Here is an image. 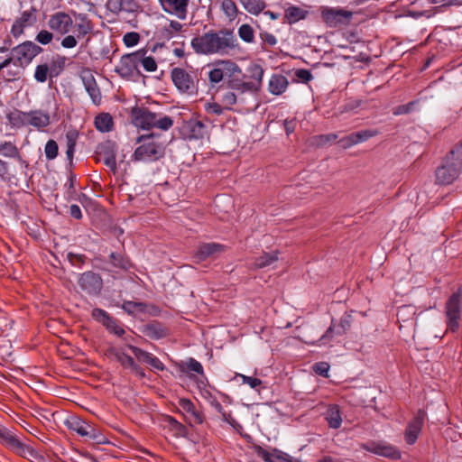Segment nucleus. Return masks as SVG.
<instances>
[{"label": "nucleus", "instance_id": "obj_5", "mask_svg": "<svg viewBox=\"0 0 462 462\" xmlns=\"http://www.w3.org/2000/svg\"><path fill=\"white\" fill-rule=\"evenodd\" d=\"M136 143H141L134 152L132 159L136 162H155L164 156L163 144L154 139V134H143L137 137Z\"/></svg>", "mask_w": 462, "mask_h": 462}, {"label": "nucleus", "instance_id": "obj_20", "mask_svg": "<svg viewBox=\"0 0 462 462\" xmlns=\"http://www.w3.org/2000/svg\"><path fill=\"white\" fill-rule=\"evenodd\" d=\"M308 15V10L291 5L284 10L282 23L291 25L301 20H305Z\"/></svg>", "mask_w": 462, "mask_h": 462}, {"label": "nucleus", "instance_id": "obj_57", "mask_svg": "<svg viewBox=\"0 0 462 462\" xmlns=\"http://www.w3.org/2000/svg\"><path fill=\"white\" fill-rule=\"evenodd\" d=\"M122 12L136 13L141 9V5L137 0H121Z\"/></svg>", "mask_w": 462, "mask_h": 462}, {"label": "nucleus", "instance_id": "obj_13", "mask_svg": "<svg viewBox=\"0 0 462 462\" xmlns=\"http://www.w3.org/2000/svg\"><path fill=\"white\" fill-rule=\"evenodd\" d=\"M38 10L34 6H31L28 10L21 13L11 28V33L14 38H18L23 33L24 29L32 27L37 21Z\"/></svg>", "mask_w": 462, "mask_h": 462}, {"label": "nucleus", "instance_id": "obj_45", "mask_svg": "<svg viewBox=\"0 0 462 462\" xmlns=\"http://www.w3.org/2000/svg\"><path fill=\"white\" fill-rule=\"evenodd\" d=\"M183 372H194L198 374L204 375L202 365L196 359L190 357L182 364Z\"/></svg>", "mask_w": 462, "mask_h": 462}, {"label": "nucleus", "instance_id": "obj_39", "mask_svg": "<svg viewBox=\"0 0 462 462\" xmlns=\"http://www.w3.org/2000/svg\"><path fill=\"white\" fill-rule=\"evenodd\" d=\"M15 454L25 458H37L39 454L30 446L18 440L12 448Z\"/></svg>", "mask_w": 462, "mask_h": 462}, {"label": "nucleus", "instance_id": "obj_4", "mask_svg": "<svg viewBox=\"0 0 462 462\" xmlns=\"http://www.w3.org/2000/svg\"><path fill=\"white\" fill-rule=\"evenodd\" d=\"M134 123L143 130L157 128L168 131L173 125V119L161 113L152 112L147 107H136L133 109Z\"/></svg>", "mask_w": 462, "mask_h": 462}, {"label": "nucleus", "instance_id": "obj_2", "mask_svg": "<svg viewBox=\"0 0 462 462\" xmlns=\"http://www.w3.org/2000/svg\"><path fill=\"white\" fill-rule=\"evenodd\" d=\"M247 71L250 80H244V79L240 77V72L230 74V79H227L228 88L236 91L238 94H257L262 88L264 73L263 69L258 64H253L248 67Z\"/></svg>", "mask_w": 462, "mask_h": 462}, {"label": "nucleus", "instance_id": "obj_62", "mask_svg": "<svg viewBox=\"0 0 462 462\" xmlns=\"http://www.w3.org/2000/svg\"><path fill=\"white\" fill-rule=\"evenodd\" d=\"M462 5V0H435V14L442 7Z\"/></svg>", "mask_w": 462, "mask_h": 462}, {"label": "nucleus", "instance_id": "obj_16", "mask_svg": "<svg viewBox=\"0 0 462 462\" xmlns=\"http://www.w3.org/2000/svg\"><path fill=\"white\" fill-rule=\"evenodd\" d=\"M91 316L97 322L101 323L106 328L117 337H122L125 331L119 325V322L115 318L111 317L106 310L95 308L91 312Z\"/></svg>", "mask_w": 462, "mask_h": 462}, {"label": "nucleus", "instance_id": "obj_38", "mask_svg": "<svg viewBox=\"0 0 462 462\" xmlns=\"http://www.w3.org/2000/svg\"><path fill=\"white\" fill-rule=\"evenodd\" d=\"M67 425L70 430L76 431L82 437H86L87 435L89 434L88 430L90 425L77 417H73L70 420H69L67 421Z\"/></svg>", "mask_w": 462, "mask_h": 462}, {"label": "nucleus", "instance_id": "obj_59", "mask_svg": "<svg viewBox=\"0 0 462 462\" xmlns=\"http://www.w3.org/2000/svg\"><path fill=\"white\" fill-rule=\"evenodd\" d=\"M128 348L133 352L134 356L137 358L138 361L143 363H147L149 357L151 356V353L146 352L137 346L128 345Z\"/></svg>", "mask_w": 462, "mask_h": 462}, {"label": "nucleus", "instance_id": "obj_43", "mask_svg": "<svg viewBox=\"0 0 462 462\" xmlns=\"http://www.w3.org/2000/svg\"><path fill=\"white\" fill-rule=\"evenodd\" d=\"M0 154L5 157L21 160L18 148L11 142H5L0 144Z\"/></svg>", "mask_w": 462, "mask_h": 462}, {"label": "nucleus", "instance_id": "obj_8", "mask_svg": "<svg viewBox=\"0 0 462 462\" xmlns=\"http://www.w3.org/2000/svg\"><path fill=\"white\" fill-rule=\"evenodd\" d=\"M139 57L138 51L123 55L115 68V72L122 79L127 80L132 79L135 76H141L142 73L138 64Z\"/></svg>", "mask_w": 462, "mask_h": 462}, {"label": "nucleus", "instance_id": "obj_36", "mask_svg": "<svg viewBox=\"0 0 462 462\" xmlns=\"http://www.w3.org/2000/svg\"><path fill=\"white\" fill-rule=\"evenodd\" d=\"M220 9L229 22H233L239 13L236 4L233 0H222Z\"/></svg>", "mask_w": 462, "mask_h": 462}, {"label": "nucleus", "instance_id": "obj_55", "mask_svg": "<svg viewBox=\"0 0 462 462\" xmlns=\"http://www.w3.org/2000/svg\"><path fill=\"white\" fill-rule=\"evenodd\" d=\"M351 327V316L349 314H344L339 320V324L336 327L337 335L345 334Z\"/></svg>", "mask_w": 462, "mask_h": 462}, {"label": "nucleus", "instance_id": "obj_21", "mask_svg": "<svg viewBox=\"0 0 462 462\" xmlns=\"http://www.w3.org/2000/svg\"><path fill=\"white\" fill-rule=\"evenodd\" d=\"M256 453L264 462H293V458L290 455L276 448L270 452L259 447Z\"/></svg>", "mask_w": 462, "mask_h": 462}, {"label": "nucleus", "instance_id": "obj_61", "mask_svg": "<svg viewBox=\"0 0 462 462\" xmlns=\"http://www.w3.org/2000/svg\"><path fill=\"white\" fill-rule=\"evenodd\" d=\"M237 376L241 378L243 383L248 384L252 389L254 390L260 387L263 383L262 380L256 377H251L242 374H238Z\"/></svg>", "mask_w": 462, "mask_h": 462}, {"label": "nucleus", "instance_id": "obj_3", "mask_svg": "<svg viewBox=\"0 0 462 462\" xmlns=\"http://www.w3.org/2000/svg\"><path fill=\"white\" fill-rule=\"evenodd\" d=\"M462 169V143L451 150L435 171V183L450 184L459 175Z\"/></svg>", "mask_w": 462, "mask_h": 462}, {"label": "nucleus", "instance_id": "obj_18", "mask_svg": "<svg viewBox=\"0 0 462 462\" xmlns=\"http://www.w3.org/2000/svg\"><path fill=\"white\" fill-rule=\"evenodd\" d=\"M240 72V67L234 61L224 60L219 63V67L213 69L208 73V79L211 83H219L224 78L230 79V74Z\"/></svg>", "mask_w": 462, "mask_h": 462}, {"label": "nucleus", "instance_id": "obj_14", "mask_svg": "<svg viewBox=\"0 0 462 462\" xmlns=\"http://www.w3.org/2000/svg\"><path fill=\"white\" fill-rule=\"evenodd\" d=\"M78 283L88 295H98L103 288V280L98 273L88 271L80 274Z\"/></svg>", "mask_w": 462, "mask_h": 462}, {"label": "nucleus", "instance_id": "obj_30", "mask_svg": "<svg viewBox=\"0 0 462 462\" xmlns=\"http://www.w3.org/2000/svg\"><path fill=\"white\" fill-rule=\"evenodd\" d=\"M189 137L193 139H202L208 134L207 125L200 120H190L188 123Z\"/></svg>", "mask_w": 462, "mask_h": 462}, {"label": "nucleus", "instance_id": "obj_15", "mask_svg": "<svg viewBox=\"0 0 462 462\" xmlns=\"http://www.w3.org/2000/svg\"><path fill=\"white\" fill-rule=\"evenodd\" d=\"M178 409L184 415L186 421L191 426L204 422L203 413L189 399L181 398L178 402Z\"/></svg>", "mask_w": 462, "mask_h": 462}, {"label": "nucleus", "instance_id": "obj_12", "mask_svg": "<svg viewBox=\"0 0 462 462\" xmlns=\"http://www.w3.org/2000/svg\"><path fill=\"white\" fill-rule=\"evenodd\" d=\"M460 297L459 292L453 293L446 303V316L448 329L455 332L459 327L460 319Z\"/></svg>", "mask_w": 462, "mask_h": 462}, {"label": "nucleus", "instance_id": "obj_64", "mask_svg": "<svg viewBox=\"0 0 462 462\" xmlns=\"http://www.w3.org/2000/svg\"><path fill=\"white\" fill-rule=\"evenodd\" d=\"M338 143L340 144V146L343 149H348V148L352 147L353 145L358 144L354 133L339 139Z\"/></svg>", "mask_w": 462, "mask_h": 462}, {"label": "nucleus", "instance_id": "obj_35", "mask_svg": "<svg viewBox=\"0 0 462 462\" xmlns=\"http://www.w3.org/2000/svg\"><path fill=\"white\" fill-rule=\"evenodd\" d=\"M66 57L56 54L51 59L49 69L51 71V79L58 77L64 69Z\"/></svg>", "mask_w": 462, "mask_h": 462}, {"label": "nucleus", "instance_id": "obj_27", "mask_svg": "<svg viewBox=\"0 0 462 462\" xmlns=\"http://www.w3.org/2000/svg\"><path fill=\"white\" fill-rule=\"evenodd\" d=\"M28 125L38 129L46 127L50 125V116L42 110H34L28 112Z\"/></svg>", "mask_w": 462, "mask_h": 462}, {"label": "nucleus", "instance_id": "obj_25", "mask_svg": "<svg viewBox=\"0 0 462 462\" xmlns=\"http://www.w3.org/2000/svg\"><path fill=\"white\" fill-rule=\"evenodd\" d=\"M325 420L330 429L337 430L340 428L342 424V415L339 405H328L325 413Z\"/></svg>", "mask_w": 462, "mask_h": 462}, {"label": "nucleus", "instance_id": "obj_51", "mask_svg": "<svg viewBox=\"0 0 462 462\" xmlns=\"http://www.w3.org/2000/svg\"><path fill=\"white\" fill-rule=\"evenodd\" d=\"M44 152L47 160H54L58 156L59 152V146L56 141L52 139L49 140L45 144Z\"/></svg>", "mask_w": 462, "mask_h": 462}, {"label": "nucleus", "instance_id": "obj_63", "mask_svg": "<svg viewBox=\"0 0 462 462\" xmlns=\"http://www.w3.org/2000/svg\"><path fill=\"white\" fill-rule=\"evenodd\" d=\"M80 79L83 82L84 88L89 87L97 83L96 79L89 69H85L80 73Z\"/></svg>", "mask_w": 462, "mask_h": 462}, {"label": "nucleus", "instance_id": "obj_26", "mask_svg": "<svg viewBox=\"0 0 462 462\" xmlns=\"http://www.w3.org/2000/svg\"><path fill=\"white\" fill-rule=\"evenodd\" d=\"M278 251H272L269 253H263L261 255L255 257L254 261L251 263L252 269L266 268L278 261Z\"/></svg>", "mask_w": 462, "mask_h": 462}, {"label": "nucleus", "instance_id": "obj_17", "mask_svg": "<svg viewBox=\"0 0 462 462\" xmlns=\"http://www.w3.org/2000/svg\"><path fill=\"white\" fill-rule=\"evenodd\" d=\"M162 11L180 20H184L188 14L189 0H159Z\"/></svg>", "mask_w": 462, "mask_h": 462}, {"label": "nucleus", "instance_id": "obj_49", "mask_svg": "<svg viewBox=\"0 0 462 462\" xmlns=\"http://www.w3.org/2000/svg\"><path fill=\"white\" fill-rule=\"evenodd\" d=\"M205 112L209 116H221L225 110H226L223 105L217 102H205L204 105Z\"/></svg>", "mask_w": 462, "mask_h": 462}, {"label": "nucleus", "instance_id": "obj_60", "mask_svg": "<svg viewBox=\"0 0 462 462\" xmlns=\"http://www.w3.org/2000/svg\"><path fill=\"white\" fill-rule=\"evenodd\" d=\"M139 41L140 35L135 32H126L123 37V42L126 47H134L138 44Z\"/></svg>", "mask_w": 462, "mask_h": 462}, {"label": "nucleus", "instance_id": "obj_31", "mask_svg": "<svg viewBox=\"0 0 462 462\" xmlns=\"http://www.w3.org/2000/svg\"><path fill=\"white\" fill-rule=\"evenodd\" d=\"M95 126L96 128L102 132L107 133L110 132L113 128V118L108 113H101L95 117Z\"/></svg>", "mask_w": 462, "mask_h": 462}, {"label": "nucleus", "instance_id": "obj_22", "mask_svg": "<svg viewBox=\"0 0 462 462\" xmlns=\"http://www.w3.org/2000/svg\"><path fill=\"white\" fill-rule=\"evenodd\" d=\"M111 146L109 142L98 146V160L115 172L116 171V160Z\"/></svg>", "mask_w": 462, "mask_h": 462}, {"label": "nucleus", "instance_id": "obj_33", "mask_svg": "<svg viewBox=\"0 0 462 462\" xmlns=\"http://www.w3.org/2000/svg\"><path fill=\"white\" fill-rule=\"evenodd\" d=\"M139 59L138 64L141 65L147 72H153L157 69V63L153 57L146 56L147 51L145 49L138 50Z\"/></svg>", "mask_w": 462, "mask_h": 462}, {"label": "nucleus", "instance_id": "obj_34", "mask_svg": "<svg viewBox=\"0 0 462 462\" xmlns=\"http://www.w3.org/2000/svg\"><path fill=\"white\" fill-rule=\"evenodd\" d=\"M239 2L245 11L254 15H258L266 7L264 0H239Z\"/></svg>", "mask_w": 462, "mask_h": 462}, {"label": "nucleus", "instance_id": "obj_54", "mask_svg": "<svg viewBox=\"0 0 462 462\" xmlns=\"http://www.w3.org/2000/svg\"><path fill=\"white\" fill-rule=\"evenodd\" d=\"M237 101H238V97L233 91L226 92L225 94H223L222 98H221L222 105L224 106V107L226 110H231L232 106L236 104Z\"/></svg>", "mask_w": 462, "mask_h": 462}, {"label": "nucleus", "instance_id": "obj_32", "mask_svg": "<svg viewBox=\"0 0 462 462\" xmlns=\"http://www.w3.org/2000/svg\"><path fill=\"white\" fill-rule=\"evenodd\" d=\"M10 125L15 128H21L28 125V112L14 110L7 115Z\"/></svg>", "mask_w": 462, "mask_h": 462}, {"label": "nucleus", "instance_id": "obj_52", "mask_svg": "<svg viewBox=\"0 0 462 462\" xmlns=\"http://www.w3.org/2000/svg\"><path fill=\"white\" fill-rule=\"evenodd\" d=\"M85 89L88 92V96L90 97L93 104L96 106L100 105L101 100H102V95H101L100 88L97 86V83H95L89 87H87Z\"/></svg>", "mask_w": 462, "mask_h": 462}, {"label": "nucleus", "instance_id": "obj_24", "mask_svg": "<svg viewBox=\"0 0 462 462\" xmlns=\"http://www.w3.org/2000/svg\"><path fill=\"white\" fill-rule=\"evenodd\" d=\"M289 81L285 76L273 74L269 80L268 90L273 95L279 96L287 89Z\"/></svg>", "mask_w": 462, "mask_h": 462}, {"label": "nucleus", "instance_id": "obj_56", "mask_svg": "<svg viewBox=\"0 0 462 462\" xmlns=\"http://www.w3.org/2000/svg\"><path fill=\"white\" fill-rule=\"evenodd\" d=\"M182 24L178 21L171 20L167 27L164 28L163 33L168 38H172L175 33L180 32Z\"/></svg>", "mask_w": 462, "mask_h": 462}, {"label": "nucleus", "instance_id": "obj_9", "mask_svg": "<svg viewBox=\"0 0 462 462\" xmlns=\"http://www.w3.org/2000/svg\"><path fill=\"white\" fill-rule=\"evenodd\" d=\"M360 447L363 450L377 456L393 460L401 458V452L395 447L383 440H369L362 443Z\"/></svg>", "mask_w": 462, "mask_h": 462}, {"label": "nucleus", "instance_id": "obj_50", "mask_svg": "<svg viewBox=\"0 0 462 462\" xmlns=\"http://www.w3.org/2000/svg\"><path fill=\"white\" fill-rule=\"evenodd\" d=\"M337 332L336 326L334 322L332 321L329 328L326 330V332L319 338V340L316 343H313V345L317 346H326L330 343L332 338L334 337V334Z\"/></svg>", "mask_w": 462, "mask_h": 462}, {"label": "nucleus", "instance_id": "obj_47", "mask_svg": "<svg viewBox=\"0 0 462 462\" xmlns=\"http://www.w3.org/2000/svg\"><path fill=\"white\" fill-rule=\"evenodd\" d=\"M238 35L241 40L251 43L254 40V32L251 25L245 23L238 28Z\"/></svg>", "mask_w": 462, "mask_h": 462}, {"label": "nucleus", "instance_id": "obj_11", "mask_svg": "<svg viewBox=\"0 0 462 462\" xmlns=\"http://www.w3.org/2000/svg\"><path fill=\"white\" fill-rule=\"evenodd\" d=\"M47 24L50 30L62 36L70 32L74 23L69 14L59 11L50 16Z\"/></svg>", "mask_w": 462, "mask_h": 462}, {"label": "nucleus", "instance_id": "obj_48", "mask_svg": "<svg viewBox=\"0 0 462 462\" xmlns=\"http://www.w3.org/2000/svg\"><path fill=\"white\" fill-rule=\"evenodd\" d=\"M75 26L77 28V32H78L76 34V36L79 39L83 38L87 34L90 33L93 30L91 22L85 17L82 18L81 22L77 23Z\"/></svg>", "mask_w": 462, "mask_h": 462}, {"label": "nucleus", "instance_id": "obj_42", "mask_svg": "<svg viewBox=\"0 0 462 462\" xmlns=\"http://www.w3.org/2000/svg\"><path fill=\"white\" fill-rule=\"evenodd\" d=\"M166 426L173 431L174 435L177 437H182L186 434L187 429L186 427L179 422L176 419L171 416H167L165 418Z\"/></svg>", "mask_w": 462, "mask_h": 462}, {"label": "nucleus", "instance_id": "obj_23", "mask_svg": "<svg viewBox=\"0 0 462 462\" xmlns=\"http://www.w3.org/2000/svg\"><path fill=\"white\" fill-rule=\"evenodd\" d=\"M143 333L151 339H161L168 336L167 328L158 321H152L143 328Z\"/></svg>", "mask_w": 462, "mask_h": 462}, {"label": "nucleus", "instance_id": "obj_19", "mask_svg": "<svg viewBox=\"0 0 462 462\" xmlns=\"http://www.w3.org/2000/svg\"><path fill=\"white\" fill-rule=\"evenodd\" d=\"M224 250V245L217 243H204L201 244L197 251L193 254L192 258L194 263H199L208 257L214 256Z\"/></svg>", "mask_w": 462, "mask_h": 462}, {"label": "nucleus", "instance_id": "obj_58", "mask_svg": "<svg viewBox=\"0 0 462 462\" xmlns=\"http://www.w3.org/2000/svg\"><path fill=\"white\" fill-rule=\"evenodd\" d=\"M54 38L53 32L47 30H41L35 37V41L42 45H47L52 42Z\"/></svg>", "mask_w": 462, "mask_h": 462}, {"label": "nucleus", "instance_id": "obj_7", "mask_svg": "<svg viewBox=\"0 0 462 462\" xmlns=\"http://www.w3.org/2000/svg\"><path fill=\"white\" fill-rule=\"evenodd\" d=\"M171 79L179 92L187 95L197 93L196 75L189 73L182 68H173L171 71Z\"/></svg>", "mask_w": 462, "mask_h": 462}, {"label": "nucleus", "instance_id": "obj_40", "mask_svg": "<svg viewBox=\"0 0 462 462\" xmlns=\"http://www.w3.org/2000/svg\"><path fill=\"white\" fill-rule=\"evenodd\" d=\"M121 308L129 315H135L136 313H144L147 310V304L144 302H136L131 300H125Z\"/></svg>", "mask_w": 462, "mask_h": 462}, {"label": "nucleus", "instance_id": "obj_29", "mask_svg": "<svg viewBox=\"0 0 462 462\" xmlns=\"http://www.w3.org/2000/svg\"><path fill=\"white\" fill-rule=\"evenodd\" d=\"M116 360L127 369H130L132 372L139 374L140 376H144V373L143 369L134 362V358L124 352L117 351L116 353Z\"/></svg>", "mask_w": 462, "mask_h": 462}, {"label": "nucleus", "instance_id": "obj_46", "mask_svg": "<svg viewBox=\"0 0 462 462\" xmlns=\"http://www.w3.org/2000/svg\"><path fill=\"white\" fill-rule=\"evenodd\" d=\"M421 98L412 100L405 105H400L393 108V114L394 116L406 115L416 110L418 105L420 103Z\"/></svg>", "mask_w": 462, "mask_h": 462}, {"label": "nucleus", "instance_id": "obj_6", "mask_svg": "<svg viewBox=\"0 0 462 462\" xmlns=\"http://www.w3.org/2000/svg\"><path fill=\"white\" fill-rule=\"evenodd\" d=\"M42 51L41 46L26 41L12 49L10 58L14 66L24 68Z\"/></svg>", "mask_w": 462, "mask_h": 462}, {"label": "nucleus", "instance_id": "obj_41", "mask_svg": "<svg viewBox=\"0 0 462 462\" xmlns=\"http://www.w3.org/2000/svg\"><path fill=\"white\" fill-rule=\"evenodd\" d=\"M19 439L9 429L0 425V442L12 450Z\"/></svg>", "mask_w": 462, "mask_h": 462}, {"label": "nucleus", "instance_id": "obj_53", "mask_svg": "<svg viewBox=\"0 0 462 462\" xmlns=\"http://www.w3.org/2000/svg\"><path fill=\"white\" fill-rule=\"evenodd\" d=\"M354 134H355V137L356 139L357 143H360L367 141L368 139H370L372 137L378 135L379 131L376 129H365V130H361L359 132H356Z\"/></svg>", "mask_w": 462, "mask_h": 462}, {"label": "nucleus", "instance_id": "obj_37", "mask_svg": "<svg viewBox=\"0 0 462 462\" xmlns=\"http://www.w3.org/2000/svg\"><path fill=\"white\" fill-rule=\"evenodd\" d=\"M109 262L115 268L124 271H127L132 267V263L127 257L116 252H112L109 254Z\"/></svg>", "mask_w": 462, "mask_h": 462}, {"label": "nucleus", "instance_id": "obj_44", "mask_svg": "<svg viewBox=\"0 0 462 462\" xmlns=\"http://www.w3.org/2000/svg\"><path fill=\"white\" fill-rule=\"evenodd\" d=\"M51 78V71L49 69V63H42L36 66L34 70V79L39 83H44Z\"/></svg>", "mask_w": 462, "mask_h": 462}, {"label": "nucleus", "instance_id": "obj_1", "mask_svg": "<svg viewBox=\"0 0 462 462\" xmlns=\"http://www.w3.org/2000/svg\"><path fill=\"white\" fill-rule=\"evenodd\" d=\"M190 45L198 54L224 55L238 46L236 36L233 30L224 28L217 31L210 30L202 35L194 37Z\"/></svg>", "mask_w": 462, "mask_h": 462}, {"label": "nucleus", "instance_id": "obj_10", "mask_svg": "<svg viewBox=\"0 0 462 462\" xmlns=\"http://www.w3.org/2000/svg\"><path fill=\"white\" fill-rule=\"evenodd\" d=\"M353 14L351 11L337 8H325L321 12L323 21L331 28L349 24Z\"/></svg>", "mask_w": 462, "mask_h": 462}, {"label": "nucleus", "instance_id": "obj_28", "mask_svg": "<svg viewBox=\"0 0 462 462\" xmlns=\"http://www.w3.org/2000/svg\"><path fill=\"white\" fill-rule=\"evenodd\" d=\"M425 418V412L421 410L418 411L414 419L409 422L404 432V436L410 438L418 437L421 430L423 421Z\"/></svg>", "mask_w": 462, "mask_h": 462}]
</instances>
